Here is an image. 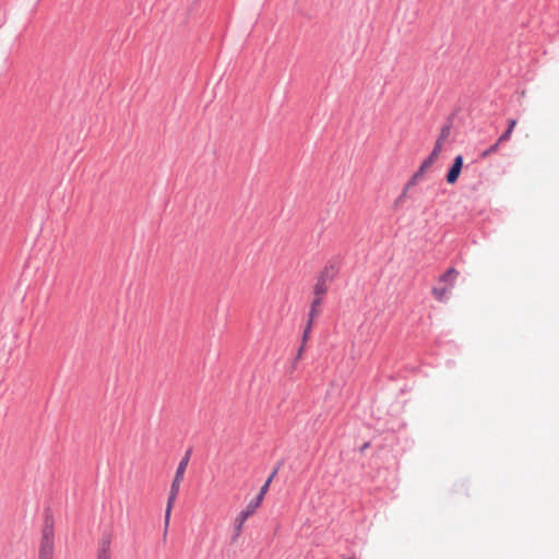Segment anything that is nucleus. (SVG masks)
<instances>
[{"label":"nucleus","instance_id":"obj_1","mask_svg":"<svg viewBox=\"0 0 559 559\" xmlns=\"http://www.w3.org/2000/svg\"><path fill=\"white\" fill-rule=\"evenodd\" d=\"M338 264L336 261H329L325 267L320 272L317 283L313 286L314 296H324L328 292V283H331L338 273Z\"/></svg>","mask_w":559,"mask_h":559},{"label":"nucleus","instance_id":"obj_2","mask_svg":"<svg viewBox=\"0 0 559 559\" xmlns=\"http://www.w3.org/2000/svg\"><path fill=\"white\" fill-rule=\"evenodd\" d=\"M260 507V503L258 502V500H250L248 502V504L246 506V508L240 511V513L237 515L236 520H235V536H234V539H236L241 531H242V526L245 524V522L247 521V519L252 515L255 510Z\"/></svg>","mask_w":559,"mask_h":559},{"label":"nucleus","instance_id":"obj_3","mask_svg":"<svg viewBox=\"0 0 559 559\" xmlns=\"http://www.w3.org/2000/svg\"><path fill=\"white\" fill-rule=\"evenodd\" d=\"M191 453H192V449L190 448L187 450L186 454L180 460L170 488H173V489L175 488L176 490H179V485L183 478V474L188 466Z\"/></svg>","mask_w":559,"mask_h":559},{"label":"nucleus","instance_id":"obj_4","mask_svg":"<svg viewBox=\"0 0 559 559\" xmlns=\"http://www.w3.org/2000/svg\"><path fill=\"white\" fill-rule=\"evenodd\" d=\"M464 164V159L462 155H457L454 157L452 165L450 166L445 180L449 185H453L457 181L460 174L462 171Z\"/></svg>","mask_w":559,"mask_h":559},{"label":"nucleus","instance_id":"obj_5","mask_svg":"<svg viewBox=\"0 0 559 559\" xmlns=\"http://www.w3.org/2000/svg\"><path fill=\"white\" fill-rule=\"evenodd\" d=\"M111 533L104 532L98 545L97 559H110Z\"/></svg>","mask_w":559,"mask_h":559},{"label":"nucleus","instance_id":"obj_6","mask_svg":"<svg viewBox=\"0 0 559 559\" xmlns=\"http://www.w3.org/2000/svg\"><path fill=\"white\" fill-rule=\"evenodd\" d=\"M53 555V538L46 537L41 538L39 558L52 559Z\"/></svg>","mask_w":559,"mask_h":559},{"label":"nucleus","instance_id":"obj_7","mask_svg":"<svg viewBox=\"0 0 559 559\" xmlns=\"http://www.w3.org/2000/svg\"><path fill=\"white\" fill-rule=\"evenodd\" d=\"M178 491L179 490H176L175 488L174 489L170 488V492H169L168 500H167V507H166V511H165L164 539L166 538V535H167V527H168V524H169L170 512H171L173 503L176 500V497L178 495Z\"/></svg>","mask_w":559,"mask_h":559},{"label":"nucleus","instance_id":"obj_8","mask_svg":"<svg viewBox=\"0 0 559 559\" xmlns=\"http://www.w3.org/2000/svg\"><path fill=\"white\" fill-rule=\"evenodd\" d=\"M281 467V463L273 469V472L271 473V475L267 477V479L265 480V483L262 485V487L260 488V491L259 493L253 498V500H258V502L261 504L265 493L267 492L269 490V487H270V484L272 481V479L274 478V476L277 474L278 469Z\"/></svg>","mask_w":559,"mask_h":559},{"label":"nucleus","instance_id":"obj_9","mask_svg":"<svg viewBox=\"0 0 559 559\" xmlns=\"http://www.w3.org/2000/svg\"><path fill=\"white\" fill-rule=\"evenodd\" d=\"M322 297L323 296H314L311 305H310V310H309V313H308V319H311V321H313V319L318 316L319 311H320V306L322 304Z\"/></svg>","mask_w":559,"mask_h":559},{"label":"nucleus","instance_id":"obj_10","mask_svg":"<svg viewBox=\"0 0 559 559\" xmlns=\"http://www.w3.org/2000/svg\"><path fill=\"white\" fill-rule=\"evenodd\" d=\"M438 158V155H436L435 153H430L421 163V170H426L428 169L433 163L435 160Z\"/></svg>","mask_w":559,"mask_h":559},{"label":"nucleus","instance_id":"obj_11","mask_svg":"<svg viewBox=\"0 0 559 559\" xmlns=\"http://www.w3.org/2000/svg\"><path fill=\"white\" fill-rule=\"evenodd\" d=\"M451 128H452V122L449 121L447 124H444L441 128L440 135H439L438 140H441V141L445 140L450 135Z\"/></svg>","mask_w":559,"mask_h":559},{"label":"nucleus","instance_id":"obj_12","mask_svg":"<svg viewBox=\"0 0 559 559\" xmlns=\"http://www.w3.org/2000/svg\"><path fill=\"white\" fill-rule=\"evenodd\" d=\"M445 294H447V289L445 288L433 287V289H432V295L439 301L443 300Z\"/></svg>","mask_w":559,"mask_h":559},{"label":"nucleus","instance_id":"obj_13","mask_svg":"<svg viewBox=\"0 0 559 559\" xmlns=\"http://www.w3.org/2000/svg\"><path fill=\"white\" fill-rule=\"evenodd\" d=\"M312 323L313 321H311V319H308V322H307V325L304 330V333H302V343H306L308 337H309V334L311 332V329H312Z\"/></svg>","mask_w":559,"mask_h":559},{"label":"nucleus","instance_id":"obj_14","mask_svg":"<svg viewBox=\"0 0 559 559\" xmlns=\"http://www.w3.org/2000/svg\"><path fill=\"white\" fill-rule=\"evenodd\" d=\"M408 191L406 189H403L402 193L396 198L394 202V207L397 209L407 198Z\"/></svg>","mask_w":559,"mask_h":559},{"label":"nucleus","instance_id":"obj_15","mask_svg":"<svg viewBox=\"0 0 559 559\" xmlns=\"http://www.w3.org/2000/svg\"><path fill=\"white\" fill-rule=\"evenodd\" d=\"M454 275H457V272L455 271V269L451 267L445 273H443L441 275L440 280L443 282H447V281H449L450 277H452Z\"/></svg>","mask_w":559,"mask_h":559},{"label":"nucleus","instance_id":"obj_16","mask_svg":"<svg viewBox=\"0 0 559 559\" xmlns=\"http://www.w3.org/2000/svg\"><path fill=\"white\" fill-rule=\"evenodd\" d=\"M500 143H498V141L496 143H493L492 145H490L484 153H483V156H487L489 154H492L495 152H497L498 147H499Z\"/></svg>","mask_w":559,"mask_h":559},{"label":"nucleus","instance_id":"obj_17","mask_svg":"<svg viewBox=\"0 0 559 559\" xmlns=\"http://www.w3.org/2000/svg\"><path fill=\"white\" fill-rule=\"evenodd\" d=\"M511 134H512V131L507 129V130H506V131H504V132L499 136V139L497 140V141H498V143H502V142L508 141V140L510 139Z\"/></svg>","mask_w":559,"mask_h":559},{"label":"nucleus","instance_id":"obj_18","mask_svg":"<svg viewBox=\"0 0 559 559\" xmlns=\"http://www.w3.org/2000/svg\"><path fill=\"white\" fill-rule=\"evenodd\" d=\"M441 150H442V141L437 139L433 150L431 152L439 156Z\"/></svg>","mask_w":559,"mask_h":559},{"label":"nucleus","instance_id":"obj_19","mask_svg":"<svg viewBox=\"0 0 559 559\" xmlns=\"http://www.w3.org/2000/svg\"><path fill=\"white\" fill-rule=\"evenodd\" d=\"M417 182H418V180L411 177L409 180L407 181V183L405 185L404 189H406L408 191L412 187L416 186Z\"/></svg>","mask_w":559,"mask_h":559},{"label":"nucleus","instance_id":"obj_20","mask_svg":"<svg viewBox=\"0 0 559 559\" xmlns=\"http://www.w3.org/2000/svg\"><path fill=\"white\" fill-rule=\"evenodd\" d=\"M425 171L426 170H421V166H420L419 169L412 176V178H414V179L419 181L421 179V177H423Z\"/></svg>","mask_w":559,"mask_h":559},{"label":"nucleus","instance_id":"obj_21","mask_svg":"<svg viewBox=\"0 0 559 559\" xmlns=\"http://www.w3.org/2000/svg\"><path fill=\"white\" fill-rule=\"evenodd\" d=\"M46 537H51L52 538V530L47 527V526L44 528L43 537L41 538H46Z\"/></svg>","mask_w":559,"mask_h":559},{"label":"nucleus","instance_id":"obj_22","mask_svg":"<svg viewBox=\"0 0 559 559\" xmlns=\"http://www.w3.org/2000/svg\"><path fill=\"white\" fill-rule=\"evenodd\" d=\"M515 126H516V120L515 119H510L509 123H508V130L513 131Z\"/></svg>","mask_w":559,"mask_h":559},{"label":"nucleus","instance_id":"obj_23","mask_svg":"<svg viewBox=\"0 0 559 559\" xmlns=\"http://www.w3.org/2000/svg\"><path fill=\"white\" fill-rule=\"evenodd\" d=\"M368 447L369 442L364 443L362 447L360 448V451L364 452Z\"/></svg>","mask_w":559,"mask_h":559},{"label":"nucleus","instance_id":"obj_24","mask_svg":"<svg viewBox=\"0 0 559 559\" xmlns=\"http://www.w3.org/2000/svg\"><path fill=\"white\" fill-rule=\"evenodd\" d=\"M302 349H304V347L301 346V347L299 348V350H298V355H297V357H298V358L301 356V352H302Z\"/></svg>","mask_w":559,"mask_h":559},{"label":"nucleus","instance_id":"obj_25","mask_svg":"<svg viewBox=\"0 0 559 559\" xmlns=\"http://www.w3.org/2000/svg\"><path fill=\"white\" fill-rule=\"evenodd\" d=\"M344 559H355V558H353V557H347V558H344Z\"/></svg>","mask_w":559,"mask_h":559}]
</instances>
